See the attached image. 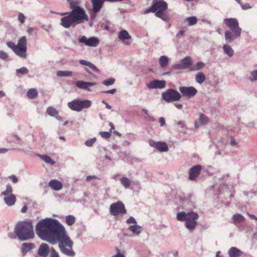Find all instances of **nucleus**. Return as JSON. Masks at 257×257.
Returning <instances> with one entry per match:
<instances>
[{"label":"nucleus","instance_id":"64","mask_svg":"<svg viewBox=\"0 0 257 257\" xmlns=\"http://www.w3.org/2000/svg\"><path fill=\"white\" fill-rule=\"evenodd\" d=\"M8 151L7 149H1L0 148V154L6 153Z\"/></svg>","mask_w":257,"mask_h":257},{"label":"nucleus","instance_id":"61","mask_svg":"<svg viewBox=\"0 0 257 257\" xmlns=\"http://www.w3.org/2000/svg\"><path fill=\"white\" fill-rule=\"evenodd\" d=\"M230 144L234 146H235L236 145V142L235 141V140L233 138H231V140H230Z\"/></svg>","mask_w":257,"mask_h":257},{"label":"nucleus","instance_id":"50","mask_svg":"<svg viewBox=\"0 0 257 257\" xmlns=\"http://www.w3.org/2000/svg\"><path fill=\"white\" fill-rule=\"evenodd\" d=\"M115 249L117 252V253L115 255H114L112 257H125V255L123 254L120 253V250L118 249V247H116L115 248Z\"/></svg>","mask_w":257,"mask_h":257},{"label":"nucleus","instance_id":"10","mask_svg":"<svg viewBox=\"0 0 257 257\" xmlns=\"http://www.w3.org/2000/svg\"><path fill=\"white\" fill-rule=\"evenodd\" d=\"M105 1L106 0H90L92 7L91 11L93 13L91 14V19L92 20L95 18L96 14L100 11Z\"/></svg>","mask_w":257,"mask_h":257},{"label":"nucleus","instance_id":"4","mask_svg":"<svg viewBox=\"0 0 257 257\" xmlns=\"http://www.w3.org/2000/svg\"><path fill=\"white\" fill-rule=\"evenodd\" d=\"M16 233L21 240L33 238L34 237L32 221H21L18 222L15 228Z\"/></svg>","mask_w":257,"mask_h":257},{"label":"nucleus","instance_id":"53","mask_svg":"<svg viewBox=\"0 0 257 257\" xmlns=\"http://www.w3.org/2000/svg\"><path fill=\"white\" fill-rule=\"evenodd\" d=\"M9 177V178L11 179L12 182L14 183H16L18 181L17 177L14 175L10 176Z\"/></svg>","mask_w":257,"mask_h":257},{"label":"nucleus","instance_id":"38","mask_svg":"<svg viewBox=\"0 0 257 257\" xmlns=\"http://www.w3.org/2000/svg\"><path fill=\"white\" fill-rule=\"evenodd\" d=\"M13 188L11 185L9 184L7 185L6 191L3 192L1 195L7 196L12 194Z\"/></svg>","mask_w":257,"mask_h":257},{"label":"nucleus","instance_id":"44","mask_svg":"<svg viewBox=\"0 0 257 257\" xmlns=\"http://www.w3.org/2000/svg\"><path fill=\"white\" fill-rule=\"evenodd\" d=\"M96 139L95 138H93L92 139L87 140L85 142V145L87 147H91L93 144L96 142Z\"/></svg>","mask_w":257,"mask_h":257},{"label":"nucleus","instance_id":"47","mask_svg":"<svg viewBox=\"0 0 257 257\" xmlns=\"http://www.w3.org/2000/svg\"><path fill=\"white\" fill-rule=\"evenodd\" d=\"M17 73H20L23 74H26L28 73V70L26 67H22L20 69L17 70Z\"/></svg>","mask_w":257,"mask_h":257},{"label":"nucleus","instance_id":"48","mask_svg":"<svg viewBox=\"0 0 257 257\" xmlns=\"http://www.w3.org/2000/svg\"><path fill=\"white\" fill-rule=\"evenodd\" d=\"M9 57V55L7 53L4 52L3 51H0V58L2 59L5 60L7 59Z\"/></svg>","mask_w":257,"mask_h":257},{"label":"nucleus","instance_id":"35","mask_svg":"<svg viewBox=\"0 0 257 257\" xmlns=\"http://www.w3.org/2000/svg\"><path fill=\"white\" fill-rule=\"evenodd\" d=\"M187 213H186L185 212L182 211L178 213L177 215V219L178 220L180 221H186Z\"/></svg>","mask_w":257,"mask_h":257},{"label":"nucleus","instance_id":"40","mask_svg":"<svg viewBox=\"0 0 257 257\" xmlns=\"http://www.w3.org/2000/svg\"><path fill=\"white\" fill-rule=\"evenodd\" d=\"M128 229L136 234H138L141 232L140 227L138 226H131Z\"/></svg>","mask_w":257,"mask_h":257},{"label":"nucleus","instance_id":"14","mask_svg":"<svg viewBox=\"0 0 257 257\" xmlns=\"http://www.w3.org/2000/svg\"><path fill=\"white\" fill-rule=\"evenodd\" d=\"M201 167L199 165H197L192 167L189 170V179L191 180H195L200 174Z\"/></svg>","mask_w":257,"mask_h":257},{"label":"nucleus","instance_id":"20","mask_svg":"<svg viewBox=\"0 0 257 257\" xmlns=\"http://www.w3.org/2000/svg\"><path fill=\"white\" fill-rule=\"evenodd\" d=\"M4 200L7 205L11 206L15 204L17 199L16 196L13 194H11L10 195L5 196Z\"/></svg>","mask_w":257,"mask_h":257},{"label":"nucleus","instance_id":"52","mask_svg":"<svg viewBox=\"0 0 257 257\" xmlns=\"http://www.w3.org/2000/svg\"><path fill=\"white\" fill-rule=\"evenodd\" d=\"M87 41H88V39H87V38L85 36H82L81 38H80L79 39V41L80 42V43H84L86 45H87Z\"/></svg>","mask_w":257,"mask_h":257},{"label":"nucleus","instance_id":"55","mask_svg":"<svg viewBox=\"0 0 257 257\" xmlns=\"http://www.w3.org/2000/svg\"><path fill=\"white\" fill-rule=\"evenodd\" d=\"M96 179L100 180L99 178H98V177H97L95 176H87V177L86 178V180L87 181H89L91 179Z\"/></svg>","mask_w":257,"mask_h":257},{"label":"nucleus","instance_id":"57","mask_svg":"<svg viewBox=\"0 0 257 257\" xmlns=\"http://www.w3.org/2000/svg\"><path fill=\"white\" fill-rule=\"evenodd\" d=\"M116 91V89H110L109 90L103 91L102 92L104 93H106V94H108V93L114 94Z\"/></svg>","mask_w":257,"mask_h":257},{"label":"nucleus","instance_id":"12","mask_svg":"<svg viewBox=\"0 0 257 257\" xmlns=\"http://www.w3.org/2000/svg\"><path fill=\"white\" fill-rule=\"evenodd\" d=\"M192 65L191 57L187 56L181 60L180 63L174 65L172 68L174 69H185L189 68Z\"/></svg>","mask_w":257,"mask_h":257},{"label":"nucleus","instance_id":"60","mask_svg":"<svg viewBox=\"0 0 257 257\" xmlns=\"http://www.w3.org/2000/svg\"><path fill=\"white\" fill-rule=\"evenodd\" d=\"M102 102L105 105V106L107 109H110L111 108V106L109 105L105 100H103Z\"/></svg>","mask_w":257,"mask_h":257},{"label":"nucleus","instance_id":"6","mask_svg":"<svg viewBox=\"0 0 257 257\" xmlns=\"http://www.w3.org/2000/svg\"><path fill=\"white\" fill-rule=\"evenodd\" d=\"M8 47L15 52L18 56L26 58L27 57V39L25 36L21 38L16 45L14 42L9 41L7 43Z\"/></svg>","mask_w":257,"mask_h":257},{"label":"nucleus","instance_id":"32","mask_svg":"<svg viewBox=\"0 0 257 257\" xmlns=\"http://www.w3.org/2000/svg\"><path fill=\"white\" fill-rule=\"evenodd\" d=\"M75 218L74 216L69 215L66 217V223L69 226H71L74 224Z\"/></svg>","mask_w":257,"mask_h":257},{"label":"nucleus","instance_id":"49","mask_svg":"<svg viewBox=\"0 0 257 257\" xmlns=\"http://www.w3.org/2000/svg\"><path fill=\"white\" fill-rule=\"evenodd\" d=\"M18 19L21 24H23L25 21V17L22 13H20L18 16Z\"/></svg>","mask_w":257,"mask_h":257},{"label":"nucleus","instance_id":"5","mask_svg":"<svg viewBox=\"0 0 257 257\" xmlns=\"http://www.w3.org/2000/svg\"><path fill=\"white\" fill-rule=\"evenodd\" d=\"M168 8L167 3L163 0H154L152 6L145 11V13H154L157 17L164 21H167V17L164 15Z\"/></svg>","mask_w":257,"mask_h":257},{"label":"nucleus","instance_id":"15","mask_svg":"<svg viewBox=\"0 0 257 257\" xmlns=\"http://www.w3.org/2000/svg\"><path fill=\"white\" fill-rule=\"evenodd\" d=\"M166 82L164 80H154L149 82L147 84V87L150 89H162L164 88Z\"/></svg>","mask_w":257,"mask_h":257},{"label":"nucleus","instance_id":"39","mask_svg":"<svg viewBox=\"0 0 257 257\" xmlns=\"http://www.w3.org/2000/svg\"><path fill=\"white\" fill-rule=\"evenodd\" d=\"M199 122L200 124H205L208 122V118L203 114L200 115Z\"/></svg>","mask_w":257,"mask_h":257},{"label":"nucleus","instance_id":"46","mask_svg":"<svg viewBox=\"0 0 257 257\" xmlns=\"http://www.w3.org/2000/svg\"><path fill=\"white\" fill-rule=\"evenodd\" d=\"M251 76L249 78V79L253 81L257 79V70H254L250 73Z\"/></svg>","mask_w":257,"mask_h":257},{"label":"nucleus","instance_id":"25","mask_svg":"<svg viewBox=\"0 0 257 257\" xmlns=\"http://www.w3.org/2000/svg\"><path fill=\"white\" fill-rule=\"evenodd\" d=\"M99 41L98 38L96 37H91L88 39L87 46L90 47H96Z\"/></svg>","mask_w":257,"mask_h":257},{"label":"nucleus","instance_id":"42","mask_svg":"<svg viewBox=\"0 0 257 257\" xmlns=\"http://www.w3.org/2000/svg\"><path fill=\"white\" fill-rule=\"evenodd\" d=\"M41 157L42 159V160H44L46 163H49L52 165H53L55 163L54 161H53L50 157L46 155L41 156Z\"/></svg>","mask_w":257,"mask_h":257},{"label":"nucleus","instance_id":"1","mask_svg":"<svg viewBox=\"0 0 257 257\" xmlns=\"http://www.w3.org/2000/svg\"><path fill=\"white\" fill-rule=\"evenodd\" d=\"M38 235L52 244L58 243L60 251L64 254L73 257V242L68 235L64 227L56 219L46 218L40 221L36 226Z\"/></svg>","mask_w":257,"mask_h":257},{"label":"nucleus","instance_id":"34","mask_svg":"<svg viewBox=\"0 0 257 257\" xmlns=\"http://www.w3.org/2000/svg\"><path fill=\"white\" fill-rule=\"evenodd\" d=\"M34 247L32 243H24L22 245V250L23 252H28L32 249Z\"/></svg>","mask_w":257,"mask_h":257},{"label":"nucleus","instance_id":"11","mask_svg":"<svg viewBox=\"0 0 257 257\" xmlns=\"http://www.w3.org/2000/svg\"><path fill=\"white\" fill-rule=\"evenodd\" d=\"M183 96L191 98L195 96L197 93V89L193 86H181L179 88Z\"/></svg>","mask_w":257,"mask_h":257},{"label":"nucleus","instance_id":"19","mask_svg":"<svg viewBox=\"0 0 257 257\" xmlns=\"http://www.w3.org/2000/svg\"><path fill=\"white\" fill-rule=\"evenodd\" d=\"M75 84L76 86L79 88L88 90V87L94 85L95 83L77 81L76 82Z\"/></svg>","mask_w":257,"mask_h":257},{"label":"nucleus","instance_id":"37","mask_svg":"<svg viewBox=\"0 0 257 257\" xmlns=\"http://www.w3.org/2000/svg\"><path fill=\"white\" fill-rule=\"evenodd\" d=\"M47 112L48 114L51 116H55L58 113V111L52 106L49 107L47 109Z\"/></svg>","mask_w":257,"mask_h":257},{"label":"nucleus","instance_id":"59","mask_svg":"<svg viewBox=\"0 0 257 257\" xmlns=\"http://www.w3.org/2000/svg\"><path fill=\"white\" fill-rule=\"evenodd\" d=\"M127 222L128 223H135L136 221L134 218L131 217L127 220Z\"/></svg>","mask_w":257,"mask_h":257},{"label":"nucleus","instance_id":"18","mask_svg":"<svg viewBox=\"0 0 257 257\" xmlns=\"http://www.w3.org/2000/svg\"><path fill=\"white\" fill-rule=\"evenodd\" d=\"M80 99H76L71 102H69L68 103V106L71 110L79 112L80 111V109L79 108L80 107Z\"/></svg>","mask_w":257,"mask_h":257},{"label":"nucleus","instance_id":"3","mask_svg":"<svg viewBox=\"0 0 257 257\" xmlns=\"http://www.w3.org/2000/svg\"><path fill=\"white\" fill-rule=\"evenodd\" d=\"M223 23L230 30L226 31L224 34L225 39L227 41L231 42L235 39L240 36L241 33V29L239 27V23L236 19H225L223 20Z\"/></svg>","mask_w":257,"mask_h":257},{"label":"nucleus","instance_id":"17","mask_svg":"<svg viewBox=\"0 0 257 257\" xmlns=\"http://www.w3.org/2000/svg\"><path fill=\"white\" fill-rule=\"evenodd\" d=\"M49 186L53 190L55 191H59L63 188L62 183L56 179H52L50 180L49 182Z\"/></svg>","mask_w":257,"mask_h":257},{"label":"nucleus","instance_id":"23","mask_svg":"<svg viewBox=\"0 0 257 257\" xmlns=\"http://www.w3.org/2000/svg\"><path fill=\"white\" fill-rule=\"evenodd\" d=\"M92 105L91 101L88 99H80V111H81L83 109H87L89 108Z\"/></svg>","mask_w":257,"mask_h":257},{"label":"nucleus","instance_id":"29","mask_svg":"<svg viewBox=\"0 0 257 257\" xmlns=\"http://www.w3.org/2000/svg\"><path fill=\"white\" fill-rule=\"evenodd\" d=\"M121 184L125 188L130 187L131 184V180L127 177H123L119 180Z\"/></svg>","mask_w":257,"mask_h":257},{"label":"nucleus","instance_id":"7","mask_svg":"<svg viewBox=\"0 0 257 257\" xmlns=\"http://www.w3.org/2000/svg\"><path fill=\"white\" fill-rule=\"evenodd\" d=\"M162 98L167 102L179 101L181 98V94L177 90L169 89L162 94Z\"/></svg>","mask_w":257,"mask_h":257},{"label":"nucleus","instance_id":"27","mask_svg":"<svg viewBox=\"0 0 257 257\" xmlns=\"http://www.w3.org/2000/svg\"><path fill=\"white\" fill-rule=\"evenodd\" d=\"M205 79V75L201 72L198 73L195 76V80L199 84H202Z\"/></svg>","mask_w":257,"mask_h":257},{"label":"nucleus","instance_id":"28","mask_svg":"<svg viewBox=\"0 0 257 257\" xmlns=\"http://www.w3.org/2000/svg\"><path fill=\"white\" fill-rule=\"evenodd\" d=\"M27 95L30 99H34L37 97L38 92L35 89L31 88L28 91Z\"/></svg>","mask_w":257,"mask_h":257},{"label":"nucleus","instance_id":"22","mask_svg":"<svg viewBox=\"0 0 257 257\" xmlns=\"http://www.w3.org/2000/svg\"><path fill=\"white\" fill-rule=\"evenodd\" d=\"M242 254V252L236 247H232L228 251L229 257H239Z\"/></svg>","mask_w":257,"mask_h":257},{"label":"nucleus","instance_id":"16","mask_svg":"<svg viewBox=\"0 0 257 257\" xmlns=\"http://www.w3.org/2000/svg\"><path fill=\"white\" fill-rule=\"evenodd\" d=\"M50 251L49 247L46 243L40 245L38 250V254L41 257H47Z\"/></svg>","mask_w":257,"mask_h":257},{"label":"nucleus","instance_id":"33","mask_svg":"<svg viewBox=\"0 0 257 257\" xmlns=\"http://www.w3.org/2000/svg\"><path fill=\"white\" fill-rule=\"evenodd\" d=\"M57 75L59 77L71 76L72 72L70 71H58L57 72Z\"/></svg>","mask_w":257,"mask_h":257},{"label":"nucleus","instance_id":"26","mask_svg":"<svg viewBox=\"0 0 257 257\" xmlns=\"http://www.w3.org/2000/svg\"><path fill=\"white\" fill-rule=\"evenodd\" d=\"M79 63L81 65H85V66H87L89 67L92 70H93L94 71H95L96 72L99 71L98 69L94 64H93L92 63H91L88 61H87L84 60H80L79 61Z\"/></svg>","mask_w":257,"mask_h":257},{"label":"nucleus","instance_id":"45","mask_svg":"<svg viewBox=\"0 0 257 257\" xmlns=\"http://www.w3.org/2000/svg\"><path fill=\"white\" fill-rule=\"evenodd\" d=\"M111 133L110 132H101L99 133V134L100 136L104 139H108L111 137Z\"/></svg>","mask_w":257,"mask_h":257},{"label":"nucleus","instance_id":"8","mask_svg":"<svg viewBox=\"0 0 257 257\" xmlns=\"http://www.w3.org/2000/svg\"><path fill=\"white\" fill-rule=\"evenodd\" d=\"M109 212L113 216L123 215L126 213L124 204L121 201L111 204L109 207Z\"/></svg>","mask_w":257,"mask_h":257},{"label":"nucleus","instance_id":"62","mask_svg":"<svg viewBox=\"0 0 257 257\" xmlns=\"http://www.w3.org/2000/svg\"><path fill=\"white\" fill-rule=\"evenodd\" d=\"M109 125L111 127V128L110 130V133H111L112 130L114 129V126L113 123L112 122H109Z\"/></svg>","mask_w":257,"mask_h":257},{"label":"nucleus","instance_id":"2","mask_svg":"<svg viewBox=\"0 0 257 257\" xmlns=\"http://www.w3.org/2000/svg\"><path fill=\"white\" fill-rule=\"evenodd\" d=\"M70 4V8L72 10L70 12L61 13L63 17L61 19V25L65 28L74 27L76 25L88 21V17L85 10L79 5L80 2L78 1L67 0Z\"/></svg>","mask_w":257,"mask_h":257},{"label":"nucleus","instance_id":"24","mask_svg":"<svg viewBox=\"0 0 257 257\" xmlns=\"http://www.w3.org/2000/svg\"><path fill=\"white\" fill-rule=\"evenodd\" d=\"M223 49L224 53L229 57H231L233 55L234 51L229 45H224L223 46Z\"/></svg>","mask_w":257,"mask_h":257},{"label":"nucleus","instance_id":"51","mask_svg":"<svg viewBox=\"0 0 257 257\" xmlns=\"http://www.w3.org/2000/svg\"><path fill=\"white\" fill-rule=\"evenodd\" d=\"M50 257H59V255L54 248H52L51 250V254Z\"/></svg>","mask_w":257,"mask_h":257},{"label":"nucleus","instance_id":"13","mask_svg":"<svg viewBox=\"0 0 257 257\" xmlns=\"http://www.w3.org/2000/svg\"><path fill=\"white\" fill-rule=\"evenodd\" d=\"M150 145L157 149L160 152H167L168 151V147L167 144L165 142H156L153 140L149 142Z\"/></svg>","mask_w":257,"mask_h":257},{"label":"nucleus","instance_id":"63","mask_svg":"<svg viewBox=\"0 0 257 257\" xmlns=\"http://www.w3.org/2000/svg\"><path fill=\"white\" fill-rule=\"evenodd\" d=\"M27 210V207L26 205H25L23 206V207L22 208L21 212L22 213H25Z\"/></svg>","mask_w":257,"mask_h":257},{"label":"nucleus","instance_id":"54","mask_svg":"<svg viewBox=\"0 0 257 257\" xmlns=\"http://www.w3.org/2000/svg\"><path fill=\"white\" fill-rule=\"evenodd\" d=\"M159 123L160 124V125L161 126H163L165 124V118L164 117H160L159 118Z\"/></svg>","mask_w":257,"mask_h":257},{"label":"nucleus","instance_id":"9","mask_svg":"<svg viewBox=\"0 0 257 257\" xmlns=\"http://www.w3.org/2000/svg\"><path fill=\"white\" fill-rule=\"evenodd\" d=\"M198 214L193 211L188 212L186 221V227L190 230L194 229L197 224L196 220L198 219Z\"/></svg>","mask_w":257,"mask_h":257},{"label":"nucleus","instance_id":"43","mask_svg":"<svg viewBox=\"0 0 257 257\" xmlns=\"http://www.w3.org/2000/svg\"><path fill=\"white\" fill-rule=\"evenodd\" d=\"M114 82L115 79L113 78H110L104 80L102 83L106 86H109L110 85H112L114 83Z\"/></svg>","mask_w":257,"mask_h":257},{"label":"nucleus","instance_id":"58","mask_svg":"<svg viewBox=\"0 0 257 257\" xmlns=\"http://www.w3.org/2000/svg\"><path fill=\"white\" fill-rule=\"evenodd\" d=\"M184 33H185L184 30H180L178 32V33L177 34V35H176L177 37L180 38V37L183 36Z\"/></svg>","mask_w":257,"mask_h":257},{"label":"nucleus","instance_id":"36","mask_svg":"<svg viewBox=\"0 0 257 257\" xmlns=\"http://www.w3.org/2000/svg\"><path fill=\"white\" fill-rule=\"evenodd\" d=\"M233 219L234 222L240 223L243 222L244 220V218L242 215L239 214H236L233 215Z\"/></svg>","mask_w":257,"mask_h":257},{"label":"nucleus","instance_id":"30","mask_svg":"<svg viewBox=\"0 0 257 257\" xmlns=\"http://www.w3.org/2000/svg\"><path fill=\"white\" fill-rule=\"evenodd\" d=\"M169 59L167 57L165 56H162L159 58V63L160 66L164 68L168 64Z\"/></svg>","mask_w":257,"mask_h":257},{"label":"nucleus","instance_id":"31","mask_svg":"<svg viewBox=\"0 0 257 257\" xmlns=\"http://www.w3.org/2000/svg\"><path fill=\"white\" fill-rule=\"evenodd\" d=\"M205 66L204 63L202 62H198L195 65L190 68V71H198L202 68Z\"/></svg>","mask_w":257,"mask_h":257},{"label":"nucleus","instance_id":"41","mask_svg":"<svg viewBox=\"0 0 257 257\" xmlns=\"http://www.w3.org/2000/svg\"><path fill=\"white\" fill-rule=\"evenodd\" d=\"M189 26H192L196 24L197 22V18L195 17H191L187 18Z\"/></svg>","mask_w":257,"mask_h":257},{"label":"nucleus","instance_id":"21","mask_svg":"<svg viewBox=\"0 0 257 257\" xmlns=\"http://www.w3.org/2000/svg\"><path fill=\"white\" fill-rule=\"evenodd\" d=\"M118 38L120 40L124 42L126 44H129V43L125 42V40H130L131 36L126 30L121 31L118 35Z\"/></svg>","mask_w":257,"mask_h":257},{"label":"nucleus","instance_id":"56","mask_svg":"<svg viewBox=\"0 0 257 257\" xmlns=\"http://www.w3.org/2000/svg\"><path fill=\"white\" fill-rule=\"evenodd\" d=\"M241 8L243 10H247L248 9L251 8V7L248 4H240Z\"/></svg>","mask_w":257,"mask_h":257}]
</instances>
